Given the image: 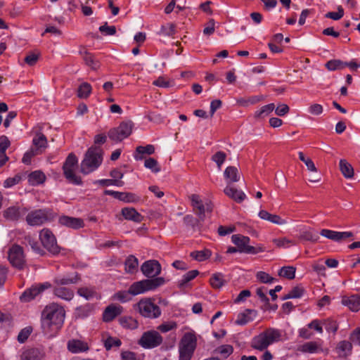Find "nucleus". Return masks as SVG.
<instances>
[{
  "label": "nucleus",
  "mask_w": 360,
  "mask_h": 360,
  "mask_svg": "<svg viewBox=\"0 0 360 360\" xmlns=\"http://www.w3.org/2000/svg\"><path fill=\"white\" fill-rule=\"evenodd\" d=\"M195 214L200 221H204L206 216L212 211V205L207 199L202 200L199 195L192 194L188 197Z\"/></svg>",
  "instance_id": "7"
},
{
  "label": "nucleus",
  "mask_w": 360,
  "mask_h": 360,
  "mask_svg": "<svg viewBox=\"0 0 360 360\" xmlns=\"http://www.w3.org/2000/svg\"><path fill=\"white\" fill-rule=\"evenodd\" d=\"M226 158V155L224 152L218 151L212 155V160L217 164L219 169H221L222 165L224 164Z\"/></svg>",
  "instance_id": "53"
},
{
  "label": "nucleus",
  "mask_w": 360,
  "mask_h": 360,
  "mask_svg": "<svg viewBox=\"0 0 360 360\" xmlns=\"http://www.w3.org/2000/svg\"><path fill=\"white\" fill-rule=\"evenodd\" d=\"M304 294V289L301 286H295L286 294L283 300L301 297Z\"/></svg>",
  "instance_id": "47"
},
{
  "label": "nucleus",
  "mask_w": 360,
  "mask_h": 360,
  "mask_svg": "<svg viewBox=\"0 0 360 360\" xmlns=\"http://www.w3.org/2000/svg\"><path fill=\"white\" fill-rule=\"evenodd\" d=\"M352 348V344L348 341H342L337 347L339 355L343 356L348 355L351 352Z\"/></svg>",
  "instance_id": "44"
},
{
  "label": "nucleus",
  "mask_w": 360,
  "mask_h": 360,
  "mask_svg": "<svg viewBox=\"0 0 360 360\" xmlns=\"http://www.w3.org/2000/svg\"><path fill=\"white\" fill-rule=\"evenodd\" d=\"M160 32L165 36H172L176 32L175 25L172 23H169L161 27Z\"/></svg>",
  "instance_id": "59"
},
{
  "label": "nucleus",
  "mask_w": 360,
  "mask_h": 360,
  "mask_svg": "<svg viewBox=\"0 0 360 360\" xmlns=\"http://www.w3.org/2000/svg\"><path fill=\"white\" fill-rule=\"evenodd\" d=\"M134 124L131 121L122 122L117 127L108 131L109 138L114 141H121L127 138L132 132Z\"/></svg>",
  "instance_id": "9"
},
{
  "label": "nucleus",
  "mask_w": 360,
  "mask_h": 360,
  "mask_svg": "<svg viewBox=\"0 0 360 360\" xmlns=\"http://www.w3.org/2000/svg\"><path fill=\"white\" fill-rule=\"evenodd\" d=\"M44 357V352L37 348L25 349L20 354V360H41Z\"/></svg>",
  "instance_id": "23"
},
{
  "label": "nucleus",
  "mask_w": 360,
  "mask_h": 360,
  "mask_svg": "<svg viewBox=\"0 0 360 360\" xmlns=\"http://www.w3.org/2000/svg\"><path fill=\"white\" fill-rule=\"evenodd\" d=\"M33 143L39 148H46L47 145V140L44 134H38L34 137Z\"/></svg>",
  "instance_id": "55"
},
{
  "label": "nucleus",
  "mask_w": 360,
  "mask_h": 360,
  "mask_svg": "<svg viewBox=\"0 0 360 360\" xmlns=\"http://www.w3.org/2000/svg\"><path fill=\"white\" fill-rule=\"evenodd\" d=\"M65 317L64 308L56 304L47 305L41 314V328L43 332L50 338L56 336L63 325Z\"/></svg>",
  "instance_id": "1"
},
{
  "label": "nucleus",
  "mask_w": 360,
  "mask_h": 360,
  "mask_svg": "<svg viewBox=\"0 0 360 360\" xmlns=\"http://www.w3.org/2000/svg\"><path fill=\"white\" fill-rule=\"evenodd\" d=\"M49 220L48 211L44 210L32 211L26 217V221L30 226H40Z\"/></svg>",
  "instance_id": "13"
},
{
  "label": "nucleus",
  "mask_w": 360,
  "mask_h": 360,
  "mask_svg": "<svg viewBox=\"0 0 360 360\" xmlns=\"http://www.w3.org/2000/svg\"><path fill=\"white\" fill-rule=\"evenodd\" d=\"M79 280V276L77 272H71L56 276L53 283L56 285H65L77 283Z\"/></svg>",
  "instance_id": "16"
},
{
  "label": "nucleus",
  "mask_w": 360,
  "mask_h": 360,
  "mask_svg": "<svg viewBox=\"0 0 360 360\" xmlns=\"http://www.w3.org/2000/svg\"><path fill=\"white\" fill-rule=\"evenodd\" d=\"M224 193L231 199L234 200L238 202H241L245 198L246 195L240 190H238L231 185H226L224 188Z\"/></svg>",
  "instance_id": "27"
},
{
  "label": "nucleus",
  "mask_w": 360,
  "mask_h": 360,
  "mask_svg": "<svg viewBox=\"0 0 360 360\" xmlns=\"http://www.w3.org/2000/svg\"><path fill=\"white\" fill-rule=\"evenodd\" d=\"M177 328V324L175 321H169L167 322H164L162 324L159 325L158 329L163 333H167L169 331L173 330Z\"/></svg>",
  "instance_id": "51"
},
{
  "label": "nucleus",
  "mask_w": 360,
  "mask_h": 360,
  "mask_svg": "<svg viewBox=\"0 0 360 360\" xmlns=\"http://www.w3.org/2000/svg\"><path fill=\"white\" fill-rule=\"evenodd\" d=\"M224 177L227 185L238 182L240 179L238 169L233 166L227 167L224 172Z\"/></svg>",
  "instance_id": "25"
},
{
  "label": "nucleus",
  "mask_w": 360,
  "mask_h": 360,
  "mask_svg": "<svg viewBox=\"0 0 360 360\" xmlns=\"http://www.w3.org/2000/svg\"><path fill=\"white\" fill-rule=\"evenodd\" d=\"M162 340V337L158 331L151 330L143 333L139 345L144 349H153L160 345Z\"/></svg>",
  "instance_id": "11"
},
{
  "label": "nucleus",
  "mask_w": 360,
  "mask_h": 360,
  "mask_svg": "<svg viewBox=\"0 0 360 360\" xmlns=\"http://www.w3.org/2000/svg\"><path fill=\"white\" fill-rule=\"evenodd\" d=\"M251 312V310H247L245 312L239 314L237 319L236 320V323L240 326H243L250 322L251 321L250 317Z\"/></svg>",
  "instance_id": "52"
},
{
  "label": "nucleus",
  "mask_w": 360,
  "mask_h": 360,
  "mask_svg": "<svg viewBox=\"0 0 360 360\" xmlns=\"http://www.w3.org/2000/svg\"><path fill=\"white\" fill-rule=\"evenodd\" d=\"M144 166L155 173H158L160 171L158 162L152 158H149L145 160Z\"/></svg>",
  "instance_id": "54"
},
{
  "label": "nucleus",
  "mask_w": 360,
  "mask_h": 360,
  "mask_svg": "<svg viewBox=\"0 0 360 360\" xmlns=\"http://www.w3.org/2000/svg\"><path fill=\"white\" fill-rule=\"evenodd\" d=\"M50 287L51 284L48 282L39 284L37 285H34L23 292V294L20 296V300L24 302H30L34 299L44 290L48 289Z\"/></svg>",
  "instance_id": "15"
},
{
  "label": "nucleus",
  "mask_w": 360,
  "mask_h": 360,
  "mask_svg": "<svg viewBox=\"0 0 360 360\" xmlns=\"http://www.w3.org/2000/svg\"><path fill=\"white\" fill-rule=\"evenodd\" d=\"M209 282L214 289H220L227 283L224 274L220 272L212 274Z\"/></svg>",
  "instance_id": "30"
},
{
  "label": "nucleus",
  "mask_w": 360,
  "mask_h": 360,
  "mask_svg": "<svg viewBox=\"0 0 360 360\" xmlns=\"http://www.w3.org/2000/svg\"><path fill=\"white\" fill-rule=\"evenodd\" d=\"M344 15V10L342 6L338 7V11L336 12H328L326 14V17L328 18H330L334 20H338L342 18Z\"/></svg>",
  "instance_id": "60"
},
{
  "label": "nucleus",
  "mask_w": 360,
  "mask_h": 360,
  "mask_svg": "<svg viewBox=\"0 0 360 360\" xmlns=\"http://www.w3.org/2000/svg\"><path fill=\"white\" fill-rule=\"evenodd\" d=\"M298 156L299 159L305 164L308 170L313 172H316V167L314 162L309 158L305 157L304 153L301 151L298 153Z\"/></svg>",
  "instance_id": "50"
},
{
  "label": "nucleus",
  "mask_w": 360,
  "mask_h": 360,
  "mask_svg": "<svg viewBox=\"0 0 360 360\" xmlns=\"http://www.w3.org/2000/svg\"><path fill=\"white\" fill-rule=\"evenodd\" d=\"M296 268L292 266H285L280 269L278 272L279 276L288 279H293L295 276Z\"/></svg>",
  "instance_id": "41"
},
{
  "label": "nucleus",
  "mask_w": 360,
  "mask_h": 360,
  "mask_svg": "<svg viewBox=\"0 0 360 360\" xmlns=\"http://www.w3.org/2000/svg\"><path fill=\"white\" fill-rule=\"evenodd\" d=\"M10 146V141L6 136H0V167L4 165L8 160L6 150Z\"/></svg>",
  "instance_id": "31"
},
{
  "label": "nucleus",
  "mask_w": 360,
  "mask_h": 360,
  "mask_svg": "<svg viewBox=\"0 0 360 360\" xmlns=\"http://www.w3.org/2000/svg\"><path fill=\"white\" fill-rule=\"evenodd\" d=\"M53 294L57 297L65 301L72 300L75 296V292L72 289L62 285H56L53 290Z\"/></svg>",
  "instance_id": "26"
},
{
  "label": "nucleus",
  "mask_w": 360,
  "mask_h": 360,
  "mask_svg": "<svg viewBox=\"0 0 360 360\" xmlns=\"http://www.w3.org/2000/svg\"><path fill=\"white\" fill-rule=\"evenodd\" d=\"M322 341H310L300 346V350L302 352L315 354L322 351Z\"/></svg>",
  "instance_id": "28"
},
{
  "label": "nucleus",
  "mask_w": 360,
  "mask_h": 360,
  "mask_svg": "<svg viewBox=\"0 0 360 360\" xmlns=\"http://www.w3.org/2000/svg\"><path fill=\"white\" fill-rule=\"evenodd\" d=\"M341 302L352 311H358L360 309V295L344 296Z\"/></svg>",
  "instance_id": "24"
},
{
  "label": "nucleus",
  "mask_w": 360,
  "mask_h": 360,
  "mask_svg": "<svg viewBox=\"0 0 360 360\" xmlns=\"http://www.w3.org/2000/svg\"><path fill=\"white\" fill-rule=\"evenodd\" d=\"M95 184H98L101 186H116L119 187L124 185V182L118 179H100L95 181Z\"/></svg>",
  "instance_id": "56"
},
{
  "label": "nucleus",
  "mask_w": 360,
  "mask_h": 360,
  "mask_svg": "<svg viewBox=\"0 0 360 360\" xmlns=\"http://www.w3.org/2000/svg\"><path fill=\"white\" fill-rule=\"evenodd\" d=\"M39 58V53H30L25 58V62L30 66L34 65Z\"/></svg>",
  "instance_id": "62"
},
{
  "label": "nucleus",
  "mask_w": 360,
  "mask_h": 360,
  "mask_svg": "<svg viewBox=\"0 0 360 360\" xmlns=\"http://www.w3.org/2000/svg\"><path fill=\"white\" fill-rule=\"evenodd\" d=\"M21 180V177L19 175H15L13 177L8 178L5 180L4 183V186L5 188H11L16 184H18Z\"/></svg>",
  "instance_id": "63"
},
{
  "label": "nucleus",
  "mask_w": 360,
  "mask_h": 360,
  "mask_svg": "<svg viewBox=\"0 0 360 360\" xmlns=\"http://www.w3.org/2000/svg\"><path fill=\"white\" fill-rule=\"evenodd\" d=\"M118 321L122 328L128 330H134L139 326L137 320L129 316H122Z\"/></svg>",
  "instance_id": "32"
},
{
  "label": "nucleus",
  "mask_w": 360,
  "mask_h": 360,
  "mask_svg": "<svg viewBox=\"0 0 360 360\" xmlns=\"http://www.w3.org/2000/svg\"><path fill=\"white\" fill-rule=\"evenodd\" d=\"M67 347L73 354L85 352L89 349V345L86 341L79 339L70 340L68 342Z\"/></svg>",
  "instance_id": "20"
},
{
  "label": "nucleus",
  "mask_w": 360,
  "mask_h": 360,
  "mask_svg": "<svg viewBox=\"0 0 360 360\" xmlns=\"http://www.w3.org/2000/svg\"><path fill=\"white\" fill-rule=\"evenodd\" d=\"M32 331V328L31 327H26L22 329L18 335V341L20 343L25 342L30 335Z\"/></svg>",
  "instance_id": "58"
},
{
  "label": "nucleus",
  "mask_w": 360,
  "mask_h": 360,
  "mask_svg": "<svg viewBox=\"0 0 360 360\" xmlns=\"http://www.w3.org/2000/svg\"><path fill=\"white\" fill-rule=\"evenodd\" d=\"M196 343L197 340L195 335L191 333H186L181 340L179 348L194 352Z\"/></svg>",
  "instance_id": "21"
},
{
  "label": "nucleus",
  "mask_w": 360,
  "mask_h": 360,
  "mask_svg": "<svg viewBox=\"0 0 360 360\" xmlns=\"http://www.w3.org/2000/svg\"><path fill=\"white\" fill-rule=\"evenodd\" d=\"M231 242L238 248L240 253L257 255L265 250L262 244H257L256 246L250 245V238L241 234L232 235Z\"/></svg>",
  "instance_id": "5"
},
{
  "label": "nucleus",
  "mask_w": 360,
  "mask_h": 360,
  "mask_svg": "<svg viewBox=\"0 0 360 360\" xmlns=\"http://www.w3.org/2000/svg\"><path fill=\"white\" fill-rule=\"evenodd\" d=\"M198 274L199 271L198 270H191L186 272L178 281L177 284L179 287L181 288H184L189 286V282L193 280Z\"/></svg>",
  "instance_id": "34"
},
{
  "label": "nucleus",
  "mask_w": 360,
  "mask_h": 360,
  "mask_svg": "<svg viewBox=\"0 0 360 360\" xmlns=\"http://www.w3.org/2000/svg\"><path fill=\"white\" fill-rule=\"evenodd\" d=\"M340 169L346 179H352L354 176V169L346 160H340Z\"/></svg>",
  "instance_id": "36"
},
{
  "label": "nucleus",
  "mask_w": 360,
  "mask_h": 360,
  "mask_svg": "<svg viewBox=\"0 0 360 360\" xmlns=\"http://www.w3.org/2000/svg\"><path fill=\"white\" fill-rule=\"evenodd\" d=\"M143 275L148 278H154L161 272V265L156 260H148L141 266Z\"/></svg>",
  "instance_id": "14"
},
{
  "label": "nucleus",
  "mask_w": 360,
  "mask_h": 360,
  "mask_svg": "<svg viewBox=\"0 0 360 360\" xmlns=\"http://www.w3.org/2000/svg\"><path fill=\"white\" fill-rule=\"evenodd\" d=\"M155 148L153 145H147L146 146H139L136 149V153L134 155L136 160H141L143 159V154L151 155L154 153Z\"/></svg>",
  "instance_id": "38"
},
{
  "label": "nucleus",
  "mask_w": 360,
  "mask_h": 360,
  "mask_svg": "<svg viewBox=\"0 0 360 360\" xmlns=\"http://www.w3.org/2000/svg\"><path fill=\"white\" fill-rule=\"evenodd\" d=\"M63 168L64 175L69 182L75 185L82 184L80 176L76 174L78 169V159L75 155L70 153L68 156Z\"/></svg>",
  "instance_id": "6"
},
{
  "label": "nucleus",
  "mask_w": 360,
  "mask_h": 360,
  "mask_svg": "<svg viewBox=\"0 0 360 360\" xmlns=\"http://www.w3.org/2000/svg\"><path fill=\"white\" fill-rule=\"evenodd\" d=\"M39 239L44 248L52 255H57L60 248L57 244L54 234L48 229H44L39 232Z\"/></svg>",
  "instance_id": "10"
},
{
  "label": "nucleus",
  "mask_w": 360,
  "mask_h": 360,
  "mask_svg": "<svg viewBox=\"0 0 360 360\" xmlns=\"http://www.w3.org/2000/svg\"><path fill=\"white\" fill-rule=\"evenodd\" d=\"M83 59L86 65L92 70H97L99 68V62L96 60L95 57L90 53H85Z\"/></svg>",
  "instance_id": "45"
},
{
  "label": "nucleus",
  "mask_w": 360,
  "mask_h": 360,
  "mask_svg": "<svg viewBox=\"0 0 360 360\" xmlns=\"http://www.w3.org/2000/svg\"><path fill=\"white\" fill-rule=\"evenodd\" d=\"M212 255L211 250L208 249H204L199 251H195L191 253V256L199 262L205 261L209 259Z\"/></svg>",
  "instance_id": "43"
},
{
  "label": "nucleus",
  "mask_w": 360,
  "mask_h": 360,
  "mask_svg": "<svg viewBox=\"0 0 360 360\" xmlns=\"http://www.w3.org/2000/svg\"><path fill=\"white\" fill-rule=\"evenodd\" d=\"M122 311V307L120 305L110 304L103 311V321L107 323L110 322L118 315L121 314Z\"/></svg>",
  "instance_id": "22"
},
{
  "label": "nucleus",
  "mask_w": 360,
  "mask_h": 360,
  "mask_svg": "<svg viewBox=\"0 0 360 360\" xmlns=\"http://www.w3.org/2000/svg\"><path fill=\"white\" fill-rule=\"evenodd\" d=\"M282 340V332L276 328H269L252 338L250 343L252 348L264 351L269 346Z\"/></svg>",
  "instance_id": "2"
},
{
  "label": "nucleus",
  "mask_w": 360,
  "mask_h": 360,
  "mask_svg": "<svg viewBox=\"0 0 360 360\" xmlns=\"http://www.w3.org/2000/svg\"><path fill=\"white\" fill-rule=\"evenodd\" d=\"M272 242L276 247L283 248H287L292 245H295L293 240H290L286 237L274 238Z\"/></svg>",
  "instance_id": "48"
},
{
  "label": "nucleus",
  "mask_w": 360,
  "mask_h": 360,
  "mask_svg": "<svg viewBox=\"0 0 360 360\" xmlns=\"http://www.w3.org/2000/svg\"><path fill=\"white\" fill-rule=\"evenodd\" d=\"M103 340L104 347L107 350H110L112 347H119L122 344L120 339L111 336H108L105 338V335H103Z\"/></svg>",
  "instance_id": "42"
},
{
  "label": "nucleus",
  "mask_w": 360,
  "mask_h": 360,
  "mask_svg": "<svg viewBox=\"0 0 360 360\" xmlns=\"http://www.w3.org/2000/svg\"><path fill=\"white\" fill-rule=\"evenodd\" d=\"M275 109L274 103H269L262 106L259 109L256 110L254 113V117L256 119H264L269 116Z\"/></svg>",
  "instance_id": "35"
},
{
  "label": "nucleus",
  "mask_w": 360,
  "mask_h": 360,
  "mask_svg": "<svg viewBox=\"0 0 360 360\" xmlns=\"http://www.w3.org/2000/svg\"><path fill=\"white\" fill-rule=\"evenodd\" d=\"M165 280L162 277H157L153 279H144L133 283L129 287V292L132 296L143 294L146 292L155 290L164 285Z\"/></svg>",
  "instance_id": "4"
},
{
  "label": "nucleus",
  "mask_w": 360,
  "mask_h": 360,
  "mask_svg": "<svg viewBox=\"0 0 360 360\" xmlns=\"http://www.w3.org/2000/svg\"><path fill=\"white\" fill-rule=\"evenodd\" d=\"M131 295L129 292V289L128 291H119L114 294L113 300H118L121 302H127L131 300Z\"/></svg>",
  "instance_id": "49"
},
{
  "label": "nucleus",
  "mask_w": 360,
  "mask_h": 360,
  "mask_svg": "<svg viewBox=\"0 0 360 360\" xmlns=\"http://www.w3.org/2000/svg\"><path fill=\"white\" fill-rule=\"evenodd\" d=\"M275 113L278 116H284L289 112L290 108L288 105L281 103L275 108Z\"/></svg>",
  "instance_id": "64"
},
{
  "label": "nucleus",
  "mask_w": 360,
  "mask_h": 360,
  "mask_svg": "<svg viewBox=\"0 0 360 360\" xmlns=\"http://www.w3.org/2000/svg\"><path fill=\"white\" fill-rule=\"evenodd\" d=\"M46 179L44 174L40 171H34L28 176V181L30 185L37 186L42 184Z\"/></svg>",
  "instance_id": "37"
},
{
  "label": "nucleus",
  "mask_w": 360,
  "mask_h": 360,
  "mask_svg": "<svg viewBox=\"0 0 360 360\" xmlns=\"http://www.w3.org/2000/svg\"><path fill=\"white\" fill-rule=\"evenodd\" d=\"M102 150L97 147L89 148L81 163V172L88 174L95 171L102 163Z\"/></svg>",
  "instance_id": "3"
},
{
  "label": "nucleus",
  "mask_w": 360,
  "mask_h": 360,
  "mask_svg": "<svg viewBox=\"0 0 360 360\" xmlns=\"http://www.w3.org/2000/svg\"><path fill=\"white\" fill-rule=\"evenodd\" d=\"M139 314L146 318L157 319L161 315L160 307L150 298H143L136 304Z\"/></svg>",
  "instance_id": "8"
},
{
  "label": "nucleus",
  "mask_w": 360,
  "mask_h": 360,
  "mask_svg": "<svg viewBox=\"0 0 360 360\" xmlns=\"http://www.w3.org/2000/svg\"><path fill=\"white\" fill-rule=\"evenodd\" d=\"M122 214L125 219L135 222H140L143 218L142 216L132 207L123 208L122 210Z\"/></svg>",
  "instance_id": "33"
},
{
  "label": "nucleus",
  "mask_w": 360,
  "mask_h": 360,
  "mask_svg": "<svg viewBox=\"0 0 360 360\" xmlns=\"http://www.w3.org/2000/svg\"><path fill=\"white\" fill-rule=\"evenodd\" d=\"M125 271L127 273L133 274L137 271L139 266L138 259L134 255L127 257L124 263Z\"/></svg>",
  "instance_id": "39"
},
{
  "label": "nucleus",
  "mask_w": 360,
  "mask_h": 360,
  "mask_svg": "<svg viewBox=\"0 0 360 360\" xmlns=\"http://www.w3.org/2000/svg\"><path fill=\"white\" fill-rule=\"evenodd\" d=\"M58 222L60 225L73 229H78L84 227V222L81 218L72 217L63 215L59 217Z\"/></svg>",
  "instance_id": "18"
},
{
  "label": "nucleus",
  "mask_w": 360,
  "mask_h": 360,
  "mask_svg": "<svg viewBox=\"0 0 360 360\" xmlns=\"http://www.w3.org/2000/svg\"><path fill=\"white\" fill-rule=\"evenodd\" d=\"M77 294L86 300H91L94 298L100 299L101 297L96 292V288L92 286H84L79 288L77 290Z\"/></svg>",
  "instance_id": "29"
},
{
  "label": "nucleus",
  "mask_w": 360,
  "mask_h": 360,
  "mask_svg": "<svg viewBox=\"0 0 360 360\" xmlns=\"http://www.w3.org/2000/svg\"><path fill=\"white\" fill-rule=\"evenodd\" d=\"M8 260L13 266L22 269L25 264L23 249L18 245H13L8 250Z\"/></svg>",
  "instance_id": "12"
},
{
  "label": "nucleus",
  "mask_w": 360,
  "mask_h": 360,
  "mask_svg": "<svg viewBox=\"0 0 360 360\" xmlns=\"http://www.w3.org/2000/svg\"><path fill=\"white\" fill-rule=\"evenodd\" d=\"M326 67L330 71H335L344 69L345 64L340 60H330L326 63Z\"/></svg>",
  "instance_id": "46"
},
{
  "label": "nucleus",
  "mask_w": 360,
  "mask_h": 360,
  "mask_svg": "<svg viewBox=\"0 0 360 360\" xmlns=\"http://www.w3.org/2000/svg\"><path fill=\"white\" fill-rule=\"evenodd\" d=\"M27 212V209L23 207L11 206L8 207L4 212L6 219L11 221H17L20 219Z\"/></svg>",
  "instance_id": "19"
},
{
  "label": "nucleus",
  "mask_w": 360,
  "mask_h": 360,
  "mask_svg": "<svg viewBox=\"0 0 360 360\" xmlns=\"http://www.w3.org/2000/svg\"><path fill=\"white\" fill-rule=\"evenodd\" d=\"M256 278L263 283H271L274 281V278L269 274L262 271H258L256 274Z\"/></svg>",
  "instance_id": "57"
},
{
  "label": "nucleus",
  "mask_w": 360,
  "mask_h": 360,
  "mask_svg": "<svg viewBox=\"0 0 360 360\" xmlns=\"http://www.w3.org/2000/svg\"><path fill=\"white\" fill-rule=\"evenodd\" d=\"M91 85L87 82H82L78 87L77 96L79 98L86 99L91 95Z\"/></svg>",
  "instance_id": "40"
},
{
  "label": "nucleus",
  "mask_w": 360,
  "mask_h": 360,
  "mask_svg": "<svg viewBox=\"0 0 360 360\" xmlns=\"http://www.w3.org/2000/svg\"><path fill=\"white\" fill-rule=\"evenodd\" d=\"M217 351L224 358H226L233 353V348L230 345H224L220 346Z\"/></svg>",
  "instance_id": "61"
},
{
  "label": "nucleus",
  "mask_w": 360,
  "mask_h": 360,
  "mask_svg": "<svg viewBox=\"0 0 360 360\" xmlns=\"http://www.w3.org/2000/svg\"><path fill=\"white\" fill-rule=\"evenodd\" d=\"M320 234L332 240L340 242L348 238L352 237L353 233L350 231H335L330 229H322Z\"/></svg>",
  "instance_id": "17"
}]
</instances>
